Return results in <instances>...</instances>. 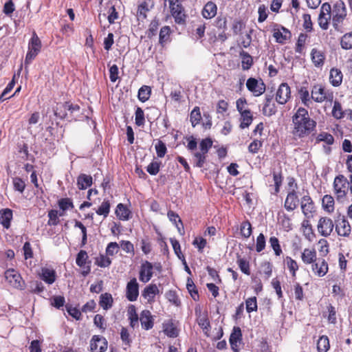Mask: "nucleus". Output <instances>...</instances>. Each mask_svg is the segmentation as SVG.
I'll return each mask as SVG.
<instances>
[{
	"label": "nucleus",
	"mask_w": 352,
	"mask_h": 352,
	"mask_svg": "<svg viewBox=\"0 0 352 352\" xmlns=\"http://www.w3.org/2000/svg\"><path fill=\"white\" fill-rule=\"evenodd\" d=\"M202 117L200 107L196 106L190 113V122L192 127H195L201 123Z\"/></svg>",
	"instance_id": "72a5a7b5"
},
{
	"label": "nucleus",
	"mask_w": 352,
	"mask_h": 352,
	"mask_svg": "<svg viewBox=\"0 0 352 352\" xmlns=\"http://www.w3.org/2000/svg\"><path fill=\"white\" fill-rule=\"evenodd\" d=\"M58 205L63 211H65L69 208L72 209L74 207L72 200L69 198H62L59 199Z\"/></svg>",
	"instance_id": "052dcab7"
},
{
	"label": "nucleus",
	"mask_w": 352,
	"mask_h": 352,
	"mask_svg": "<svg viewBox=\"0 0 352 352\" xmlns=\"http://www.w3.org/2000/svg\"><path fill=\"white\" fill-rule=\"evenodd\" d=\"M170 241L177 256L179 258V259L185 263V256L182 252L181 246L179 241L175 239H170Z\"/></svg>",
	"instance_id": "4d7b16f0"
},
{
	"label": "nucleus",
	"mask_w": 352,
	"mask_h": 352,
	"mask_svg": "<svg viewBox=\"0 0 352 352\" xmlns=\"http://www.w3.org/2000/svg\"><path fill=\"white\" fill-rule=\"evenodd\" d=\"M302 27L304 30H305L307 32H311L314 30L311 15L309 14H304L302 15Z\"/></svg>",
	"instance_id": "69168bd1"
},
{
	"label": "nucleus",
	"mask_w": 352,
	"mask_h": 352,
	"mask_svg": "<svg viewBox=\"0 0 352 352\" xmlns=\"http://www.w3.org/2000/svg\"><path fill=\"white\" fill-rule=\"evenodd\" d=\"M150 11L148 3L146 1L140 3L138 6L137 17L138 20L144 21L147 18V13Z\"/></svg>",
	"instance_id": "c9c22d12"
},
{
	"label": "nucleus",
	"mask_w": 352,
	"mask_h": 352,
	"mask_svg": "<svg viewBox=\"0 0 352 352\" xmlns=\"http://www.w3.org/2000/svg\"><path fill=\"white\" fill-rule=\"evenodd\" d=\"M246 87L256 97L261 96L266 90V85L262 79L257 80L252 77L247 80Z\"/></svg>",
	"instance_id": "1a4fd4ad"
},
{
	"label": "nucleus",
	"mask_w": 352,
	"mask_h": 352,
	"mask_svg": "<svg viewBox=\"0 0 352 352\" xmlns=\"http://www.w3.org/2000/svg\"><path fill=\"white\" fill-rule=\"evenodd\" d=\"M246 311L248 313L257 310V301L255 296L248 298L245 300Z\"/></svg>",
	"instance_id": "774afa93"
},
{
	"label": "nucleus",
	"mask_w": 352,
	"mask_h": 352,
	"mask_svg": "<svg viewBox=\"0 0 352 352\" xmlns=\"http://www.w3.org/2000/svg\"><path fill=\"white\" fill-rule=\"evenodd\" d=\"M343 74L340 69L332 68L329 74V82L333 87H338L342 82Z\"/></svg>",
	"instance_id": "bb28decb"
},
{
	"label": "nucleus",
	"mask_w": 352,
	"mask_h": 352,
	"mask_svg": "<svg viewBox=\"0 0 352 352\" xmlns=\"http://www.w3.org/2000/svg\"><path fill=\"white\" fill-rule=\"evenodd\" d=\"M311 98L316 102H332L333 94L321 84H315L311 89Z\"/></svg>",
	"instance_id": "20e7f679"
},
{
	"label": "nucleus",
	"mask_w": 352,
	"mask_h": 352,
	"mask_svg": "<svg viewBox=\"0 0 352 352\" xmlns=\"http://www.w3.org/2000/svg\"><path fill=\"white\" fill-rule=\"evenodd\" d=\"M42 43L35 32H33L32 36L28 43V50L25 58V65H30L32 61L41 52Z\"/></svg>",
	"instance_id": "423d86ee"
},
{
	"label": "nucleus",
	"mask_w": 352,
	"mask_h": 352,
	"mask_svg": "<svg viewBox=\"0 0 352 352\" xmlns=\"http://www.w3.org/2000/svg\"><path fill=\"white\" fill-rule=\"evenodd\" d=\"M318 228L319 232L324 236L330 234L335 224L333 221H318Z\"/></svg>",
	"instance_id": "c03bdc74"
},
{
	"label": "nucleus",
	"mask_w": 352,
	"mask_h": 352,
	"mask_svg": "<svg viewBox=\"0 0 352 352\" xmlns=\"http://www.w3.org/2000/svg\"><path fill=\"white\" fill-rule=\"evenodd\" d=\"M161 162L157 161H152L146 167V171L151 175H156L160 168Z\"/></svg>",
	"instance_id": "680f3d73"
},
{
	"label": "nucleus",
	"mask_w": 352,
	"mask_h": 352,
	"mask_svg": "<svg viewBox=\"0 0 352 352\" xmlns=\"http://www.w3.org/2000/svg\"><path fill=\"white\" fill-rule=\"evenodd\" d=\"M292 98L291 87L287 82H282L275 93V100L278 104H285Z\"/></svg>",
	"instance_id": "6e6552de"
},
{
	"label": "nucleus",
	"mask_w": 352,
	"mask_h": 352,
	"mask_svg": "<svg viewBox=\"0 0 352 352\" xmlns=\"http://www.w3.org/2000/svg\"><path fill=\"white\" fill-rule=\"evenodd\" d=\"M107 349V340L100 336H94L90 341V349L92 352H104Z\"/></svg>",
	"instance_id": "2eb2a0df"
},
{
	"label": "nucleus",
	"mask_w": 352,
	"mask_h": 352,
	"mask_svg": "<svg viewBox=\"0 0 352 352\" xmlns=\"http://www.w3.org/2000/svg\"><path fill=\"white\" fill-rule=\"evenodd\" d=\"M214 25L219 30L226 32L228 28L226 16L219 15L215 19Z\"/></svg>",
	"instance_id": "bf43d9fd"
},
{
	"label": "nucleus",
	"mask_w": 352,
	"mask_h": 352,
	"mask_svg": "<svg viewBox=\"0 0 352 352\" xmlns=\"http://www.w3.org/2000/svg\"><path fill=\"white\" fill-rule=\"evenodd\" d=\"M54 115L61 120L75 122L82 120L84 118H88L84 116L80 105L71 100L57 103L54 109Z\"/></svg>",
	"instance_id": "f03ea898"
},
{
	"label": "nucleus",
	"mask_w": 352,
	"mask_h": 352,
	"mask_svg": "<svg viewBox=\"0 0 352 352\" xmlns=\"http://www.w3.org/2000/svg\"><path fill=\"white\" fill-rule=\"evenodd\" d=\"M301 209L307 219H313L316 213L314 203L309 195H305L301 199Z\"/></svg>",
	"instance_id": "f8f14e48"
},
{
	"label": "nucleus",
	"mask_w": 352,
	"mask_h": 352,
	"mask_svg": "<svg viewBox=\"0 0 352 352\" xmlns=\"http://www.w3.org/2000/svg\"><path fill=\"white\" fill-rule=\"evenodd\" d=\"M333 191L338 201H342L346 198L349 189V181L343 175H337L333 184Z\"/></svg>",
	"instance_id": "39448f33"
},
{
	"label": "nucleus",
	"mask_w": 352,
	"mask_h": 352,
	"mask_svg": "<svg viewBox=\"0 0 352 352\" xmlns=\"http://www.w3.org/2000/svg\"><path fill=\"white\" fill-rule=\"evenodd\" d=\"M287 268L289 270L292 276H296V272L298 270V265L295 260L289 256H287L285 259Z\"/></svg>",
	"instance_id": "338daca9"
},
{
	"label": "nucleus",
	"mask_w": 352,
	"mask_h": 352,
	"mask_svg": "<svg viewBox=\"0 0 352 352\" xmlns=\"http://www.w3.org/2000/svg\"><path fill=\"white\" fill-rule=\"evenodd\" d=\"M128 317L130 321V326L135 329L139 326V318L136 313L135 307L134 305H131L128 309Z\"/></svg>",
	"instance_id": "79ce46f5"
},
{
	"label": "nucleus",
	"mask_w": 352,
	"mask_h": 352,
	"mask_svg": "<svg viewBox=\"0 0 352 352\" xmlns=\"http://www.w3.org/2000/svg\"><path fill=\"white\" fill-rule=\"evenodd\" d=\"M242 340V333L240 327H234L232 332L230 336V344L231 348L235 352L239 351L238 343H240Z\"/></svg>",
	"instance_id": "412c9836"
},
{
	"label": "nucleus",
	"mask_w": 352,
	"mask_h": 352,
	"mask_svg": "<svg viewBox=\"0 0 352 352\" xmlns=\"http://www.w3.org/2000/svg\"><path fill=\"white\" fill-rule=\"evenodd\" d=\"M194 166L203 168L206 162L208 155L200 151L195 152L192 155Z\"/></svg>",
	"instance_id": "58836bf2"
},
{
	"label": "nucleus",
	"mask_w": 352,
	"mask_h": 352,
	"mask_svg": "<svg viewBox=\"0 0 352 352\" xmlns=\"http://www.w3.org/2000/svg\"><path fill=\"white\" fill-rule=\"evenodd\" d=\"M240 232L243 237L249 238L252 233V229L250 221H243L240 226Z\"/></svg>",
	"instance_id": "603ef678"
},
{
	"label": "nucleus",
	"mask_w": 352,
	"mask_h": 352,
	"mask_svg": "<svg viewBox=\"0 0 352 352\" xmlns=\"http://www.w3.org/2000/svg\"><path fill=\"white\" fill-rule=\"evenodd\" d=\"M317 349L318 352H327L329 349V342L327 336H321L317 343Z\"/></svg>",
	"instance_id": "3c124183"
},
{
	"label": "nucleus",
	"mask_w": 352,
	"mask_h": 352,
	"mask_svg": "<svg viewBox=\"0 0 352 352\" xmlns=\"http://www.w3.org/2000/svg\"><path fill=\"white\" fill-rule=\"evenodd\" d=\"M163 332L169 338H177L179 335V329L173 320H168L163 322Z\"/></svg>",
	"instance_id": "5701e85b"
},
{
	"label": "nucleus",
	"mask_w": 352,
	"mask_h": 352,
	"mask_svg": "<svg viewBox=\"0 0 352 352\" xmlns=\"http://www.w3.org/2000/svg\"><path fill=\"white\" fill-rule=\"evenodd\" d=\"M240 116V128L243 129L249 127L253 121V116L251 110L244 111L243 113L241 112Z\"/></svg>",
	"instance_id": "f704fd0d"
},
{
	"label": "nucleus",
	"mask_w": 352,
	"mask_h": 352,
	"mask_svg": "<svg viewBox=\"0 0 352 352\" xmlns=\"http://www.w3.org/2000/svg\"><path fill=\"white\" fill-rule=\"evenodd\" d=\"M334 199L330 195H325L322 199V206L324 210L329 213L334 210Z\"/></svg>",
	"instance_id": "ea45409f"
},
{
	"label": "nucleus",
	"mask_w": 352,
	"mask_h": 352,
	"mask_svg": "<svg viewBox=\"0 0 352 352\" xmlns=\"http://www.w3.org/2000/svg\"><path fill=\"white\" fill-rule=\"evenodd\" d=\"M171 16L176 24L184 25L186 23L188 15L182 4L183 0H167Z\"/></svg>",
	"instance_id": "7ed1b4c3"
},
{
	"label": "nucleus",
	"mask_w": 352,
	"mask_h": 352,
	"mask_svg": "<svg viewBox=\"0 0 352 352\" xmlns=\"http://www.w3.org/2000/svg\"><path fill=\"white\" fill-rule=\"evenodd\" d=\"M206 29V23L201 21L195 25V28L193 30V35L195 36L197 40L201 39L205 36V32Z\"/></svg>",
	"instance_id": "49530a36"
},
{
	"label": "nucleus",
	"mask_w": 352,
	"mask_h": 352,
	"mask_svg": "<svg viewBox=\"0 0 352 352\" xmlns=\"http://www.w3.org/2000/svg\"><path fill=\"white\" fill-rule=\"evenodd\" d=\"M336 229L340 236H348L351 232V226L349 221H335Z\"/></svg>",
	"instance_id": "2f4dec72"
},
{
	"label": "nucleus",
	"mask_w": 352,
	"mask_h": 352,
	"mask_svg": "<svg viewBox=\"0 0 352 352\" xmlns=\"http://www.w3.org/2000/svg\"><path fill=\"white\" fill-rule=\"evenodd\" d=\"M322 142L328 145H332L334 143V138L331 133L322 131L316 135L315 143L319 144Z\"/></svg>",
	"instance_id": "4c0bfd02"
},
{
	"label": "nucleus",
	"mask_w": 352,
	"mask_h": 352,
	"mask_svg": "<svg viewBox=\"0 0 352 352\" xmlns=\"http://www.w3.org/2000/svg\"><path fill=\"white\" fill-rule=\"evenodd\" d=\"M292 134L296 140H302L316 135L317 122L310 117L305 108L299 107L292 116Z\"/></svg>",
	"instance_id": "f257e3e1"
},
{
	"label": "nucleus",
	"mask_w": 352,
	"mask_h": 352,
	"mask_svg": "<svg viewBox=\"0 0 352 352\" xmlns=\"http://www.w3.org/2000/svg\"><path fill=\"white\" fill-rule=\"evenodd\" d=\"M308 38V36L305 33H300L298 35L297 41L296 43L295 46V52L298 54H302L304 49L305 44L307 43Z\"/></svg>",
	"instance_id": "a18cd8bd"
},
{
	"label": "nucleus",
	"mask_w": 352,
	"mask_h": 352,
	"mask_svg": "<svg viewBox=\"0 0 352 352\" xmlns=\"http://www.w3.org/2000/svg\"><path fill=\"white\" fill-rule=\"evenodd\" d=\"M160 25V19L157 16H155L150 22L148 28L146 32L148 38H152L157 35L159 26Z\"/></svg>",
	"instance_id": "c85d7f7f"
},
{
	"label": "nucleus",
	"mask_w": 352,
	"mask_h": 352,
	"mask_svg": "<svg viewBox=\"0 0 352 352\" xmlns=\"http://www.w3.org/2000/svg\"><path fill=\"white\" fill-rule=\"evenodd\" d=\"M93 184V179L91 175L85 173L80 174L77 177V186L79 190H85Z\"/></svg>",
	"instance_id": "a878e982"
},
{
	"label": "nucleus",
	"mask_w": 352,
	"mask_h": 352,
	"mask_svg": "<svg viewBox=\"0 0 352 352\" xmlns=\"http://www.w3.org/2000/svg\"><path fill=\"white\" fill-rule=\"evenodd\" d=\"M39 276L45 283L52 285L56 281V272L54 269L45 267L41 268Z\"/></svg>",
	"instance_id": "6ab92c4d"
},
{
	"label": "nucleus",
	"mask_w": 352,
	"mask_h": 352,
	"mask_svg": "<svg viewBox=\"0 0 352 352\" xmlns=\"http://www.w3.org/2000/svg\"><path fill=\"white\" fill-rule=\"evenodd\" d=\"M300 99L302 104L305 107H309L310 104L311 103V98L309 94V91L306 87H300L298 90Z\"/></svg>",
	"instance_id": "473e14b6"
},
{
	"label": "nucleus",
	"mask_w": 352,
	"mask_h": 352,
	"mask_svg": "<svg viewBox=\"0 0 352 352\" xmlns=\"http://www.w3.org/2000/svg\"><path fill=\"white\" fill-rule=\"evenodd\" d=\"M116 213L120 220H128L131 214L129 209L122 204H119L117 206Z\"/></svg>",
	"instance_id": "e433bc0d"
},
{
	"label": "nucleus",
	"mask_w": 352,
	"mask_h": 352,
	"mask_svg": "<svg viewBox=\"0 0 352 352\" xmlns=\"http://www.w3.org/2000/svg\"><path fill=\"white\" fill-rule=\"evenodd\" d=\"M340 45L342 49H352V32H347L342 36Z\"/></svg>",
	"instance_id": "09e8293b"
},
{
	"label": "nucleus",
	"mask_w": 352,
	"mask_h": 352,
	"mask_svg": "<svg viewBox=\"0 0 352 352\" xmlns=\"http://www.w3.org/2000/svg\"><path fill=\"white\" fill-rule=\"evenodd\" d=\"M140 321L144 330H149L153 327L154 319L149 310H143L140 313Z\"/></svg>",
	"instance_id": "a211bd4d"
},
{
	"label": "nucleus",
	"mask_w": 352,
	"mask_h": 352,
	"mask_svg": "<svg viewBox=\"0 0 352 352\" xmlns=\"http://www.w3.org/2000/svg\"><path fill=\"white\" fill-rule=\"evenodd\" d=\"M166 298L175 306H179L181 301L175 290H169L165 294Z\"/></svg>",
	"instance_id": "6e6d98bb"
},
{
	"label": "nucleus",
	"mask_w": 352,
	"mask_h": 352,
	"mask_svg": "<svg viewBox=\"0 0 352 352\" xmlns=\"http://www.w3.org/2000/svg\"><path fill=\"white\" fill-rule=\"evenodd\" d=\"M120 338L122 343L128 346H131L132 340L131 338L129 332L126 327H122L120 330Z\"/></svg>",
	"instance_id": "0e129e2a"
},
{
	"label": "nucleus",
	"mask_w": 352,
	"mask_h": 352,
	"mask_svg": "<svg viewBox=\"0 0 352 352\" xmlns=\"http://www.w3.org/2000/svg\"><path fill=\"white\" fill-rule=\"evenodd\" d=\"M273 37L276 43L285 44L292 38V32L284 26L275 24L272 29Z\"/></svg>",
	"instance_id": "9d476101"
},
{
	"label": "nucleus",
	"mask_w": 352,
	"mask_h": 352,
	"mask_svg": "<svg viewBox=\"0 0 352 352\" xmlns=\"http://www.w3.org/2000/svg\"><path fill=\"white\" fill-rule=\"evenodd\" d=\"M87 259L88 255L87 252L85 250H80L76 258V265L80 267H84Z\"/></svg>",
	"instance_id": "e2e57ef3"
},
{
	"label": "nucleus",
	"mask_w": 352,
	"mask_h": 352,
	"mask_svg": "<svg viewBox=\"0 0 352 352\" xmlns=\"http://www.w3.org/2000/svg\"><path fill=\"white\" fill-rule=\"evenodd\" d=\"M273 180L274 182V194L276 195L280 191V188L282 185L283 177L281 172H274L273 173Z\"/></svg>",
	"instance_id": "5fc2aeb1"
},
{
	"label": "nucleus",
	"mask_w": 352,
	"mask_h": 352,
	"mask_svg": "<svg viewBox=\"0 0 352 352\" xmlns=\"http://www.w3.org/2000/svg\"><path fill=\"white\" fill-rule=\"evenodd\" d=\"M213 141L210 138L201 140L199 143V151L208 155L209 150L212 148Z\"/></svg>",
	"instance_id": "864d4df0"
},
{
	"label": "nucleus",
	"mask_w": 352,
	"mask_h": 352,
	"mask_svg": "<svg viewBox=\"0 0 352 352\" xmlns=\"http://www.w3.org/2000/svg\"><path fill=\"white\" fill-rule=\"evenodd\" d=\"M311 269L314 274L318 277H323L326 275L329 270V266L327 261L324 258H317L316 261L311 263Z\"/></svg>",
	"instance_id": "f3484780"
},
{
	"label": "nucleus",
	"mask_w": 352,
	"mask_h": 352,
	"mask_svg": "<svg viewBox=\"0 0 352 352\" xmlns=\"http://www.w3.org/2000/svg\"><path fill=\"white\" fill-rule=\"evenodd\" d=\"M239 56L241 58V67L243 70L250 69L254 63L252 56L244 50L240 52Z\"/></svg>",
	"instance_id": "cd10ccee"
},
{
	"label": "nucleus",
	"mask_w": 352,
	"mask_h": 352,
	"mask_svg": "<svg viewBox=\"0 0 352 352\" xmlns=\"http://www.w3.org/2000/svg\"><path fill=\"white\" fill-rule=\"evenodd\" d=\"M113 300L109 293L102 294L100 296L99 305L104 310L111 309L113 306Z\"/></svg>",
	"instance_id": "7c9ffc66"
},
{
	"label": "nucleus",
	"mask_w": 352,
	"mask_h": 352,
	"mask_svg": "<svg viewBox=\"0 0 352 352\" xmlns=\"http://www.w3.org/2000/svg\"><path fill=\"white\" fill-rule=\"evenodd\" d=\"M153 264L146 261L144 262L140 267L139 279L141 282L146 283H148L152 278L153 272Z\"/></svg>",
	"instance_id": "dca6fc26"
},
{
	"label": "nucleus",
	"mask_w": 352,
	"mask_h": 352,
	"mask_svg": "<svg viewBox=\"0 0 352 352\" xmlns=\"http://www.w3.org/2000/svg\"><path fill=\"white\" fill-rule=\"evenodd\" d=\"M155 148L158 157L162 158L167 153V148L164 142L162 140H158L155 145Z\"/></svg>",
	"instance_id": "13d9d810"
},
{
	"label": "nucleus",
	"mask_w": 352,
	"mask_h": 352,
	"mask_svg": "<svg viewBox=\"0 0 352 352\" xmlns=\"http://www.w3.org/2000/svg\"><path fill=\"white\" fill-rule=\"evenodd\" d=\"M160 290L155 284L147 285L142 291V296L147 300L148 303H153L155 301V297L159 294Z\"/></svg>",
	"instance_id": "aec40b11"
},
{
	"label": "nucleus",
	"mask_w": 352,
	"mask_h": 352,
	"mask_svg": "<svg viewBox=\"0 0 352 352\" xmlns=\"http://www.w3.org/2000/svg\"><path fill=\"white\" fill-rule=\"evenodd\" d=\"M274 95L265 94L262 113L265 116L270 117L276 113L277 105L276 100H274Z\"/></svg>",
	"instance_id": "ddd939ff"
},
{
	"label": "nucleus",
	"mask_w": 352,
	"mask_h": 352,
	"mask_svg": "<svg viewBox=\"0 0 352 352\" xmlns=\"http://www.w3.org/2000/svg\"><path fill=\"white\" fill-rule=\"evenodd\" d=\"M217 13V6L216 3L212 1L207 2L202 10L201 15L206 19H211L214 18Z\"/></svg>",
	"instance_id": "4be33fe9"
},
{
	"label": "nucleus",
	"mask_w": 352,
	"mask_h": 352,
	"mask_svg": "<svg viewBox=\"0 0 352 352\" xmlns=\"http://www.w3.org/2000/svg\"><path fill=\"white\" fill-rule=\"evenodd\" d=\"M299 202L296 192H289L285 201V208L288 211L294 210Z\"/></svg>",
	"instance_id": "393cba45"
},
{
	"label": "nucleus",
	"mask_w": 352,
	"mask_h": 352,
	"mask_svg": "<svg viewBox=\"0 0 352 352\" xmlns=\"http://www.w3.org/2000/svg\"><path fill=\"white\" fill-rule=\"evenodd\" d=\"M331 114L336 120H341L344 118V110H343L342 104L338 100L333 102Z\"/></svg>",
	"instance_id": "a19ab883"
},
{
	"label": "nucleus",
	"mask_w": 352,
	"mask_h": 352,
	"mask_svg": "<svg viewBox=\"0 0 352 352\" xmlns=\"http://www.w3.org/2000/svg\"><path fill=\"white\" fill-rule=\"evenodd\" d=\"M126 298L131 302L135 301L139 296V284L135 278H131L126 284Z\"/></svg>",
	"instance_id": "4468645a"
},
{
	"label": "nucleus",
	"mask_w": 352,
	"mask_h": 352,
	"mask_svg": "<svg viewBox=\"0 0 352 352\" xmlns=\"http://www.w3.org/2000/svg\"><path fill=\"white\" fill-rule=\"evenodd\" d=\"M311 58L316 67H322L324 63L325 54L322 50L313 48L311 52Z\"/></svg>",
	"instance_id": "b1692460"
},
{
	"label": "nucleus",
	"mask_w": 352,
	"mask_h": 352,
	"mask_svg": "<svg viewBox=\"0 0 352 352\" xmlns=\"http://www.w3.org/2000/svg\"><path fill=\"white\" fill-rule=\"evenodd\" d=\"M135 123L138 126H142L145 124L144 112L140 107H138L135 109Z\"/></svg>",
	"instance_id": "8fccbe9b"
},
{
	"label": "nucleus",
	"mask_w": 352,
	"mask_h": 352,
	"mask_svg": "<svg viewBox=\"0 0 352 352\" xmlns=\"http://www.w3.org/2000/svg\"><path fill=\"white\" fill-rule=\"evenodd\" d=\"M346 16V8L343 1H340L333 5L332 10V24L335 29H338Z\"/></svg>",
	"instance_id": "0eeeda50"
},
{
	"label": "nucleus",
	"mask_w": 352,
	"mask_h": 352,
	"mask_svg": "<svg viewBox=\"0 0 352 352\" xmlns=\"http://www.w3.org/2000/svg\"><path fill=\"white\" fill-rule=\"evenodd\" d=\"M5 278L14 288L23 289L25 283L21 274L14 269H8L5 272Z\"/></svg>",
	"instance_id": "9b49d317"
},
{
	"label": "nucleus",
	"mask_w": 352,
	"mask_h": 352,
	"mask_svg": "<svg viewBox=\"0 0 352 352\" xmlns=\"http://www.w3.org/2000/svg\"><path fill=\"white\" fill-rule=\"evenodd\" d=\"M170 34L171 30L168 25H164L160 29L159 33V43L161 45H164V43L170 40Z\"/></svg>",
	"instance_id": "37998d69"
},
{
	"label": "nucleus",
	"mask_w": 352,
	"mask_h": 352,
	"mask_svg": "<svg viewBox=\"0 0 352 352\" xmlns=\"http://www.w3.org/2000/svg\"><path fill=\"white\" fill-rule=\"evenodd\" d=\"M151 94V87L147 85H143L138 90V98L141 102H144L150 98Z\"/></svg>",
	"instance_id": "de8ad7c7"
},
{
	"label": "nucleus",
	"mask_w": 352,
	"mask_h": 352,
	"mask_svg": "<svg viewBox=\"0 0 352 352\" xmlns=\"http://www.w3.org/2000/svg\"><path fill=\"white\" fill-rule=\"evenodd\" d=\"M301 258L304 263L311 264L317 259L316 250L314 249H305L302 252Z\"/></svg>",
	"instance_id": "c756f323"
}]
</instances>
